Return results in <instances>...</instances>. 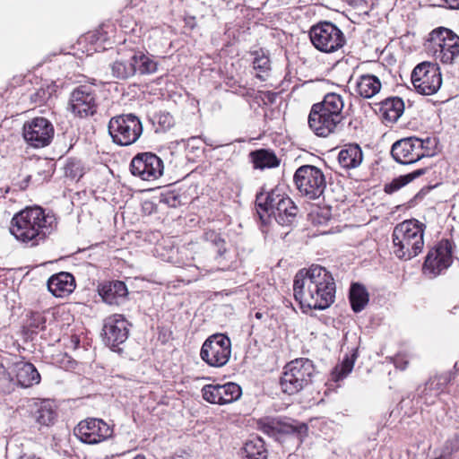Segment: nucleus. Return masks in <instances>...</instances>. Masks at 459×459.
<instances>
[{
	"mask_svg": "<svg viewBox=\"0 0 459 459\" xmlns=\"http://www.w3.org/2000/svg\"><path fill=\"white\" fill-rule=\"evenodd\" d=\"M130 170L143 180H154L162 175L163 161L152 152L138 153L131 161Z\"/></svg>",
	"mask_w": 459,
	"mask_h": 459,
	"instance_id": "aec40b11",
	"label": "nucleus"
},
{
	"mask_svg": "<svg viewBox=\"0 0 459 459\" xmlns=\"http://www.w3.org/2000/svg\"><path fill=\"white\" fill-rule=\"evenodd\" d=\"M255 316L257 318V319H261L263 317V313L261 312H256Z\"/></svg>",
	"mask_w": 459,
	"mask_h": 459,
	"instance_id": "5fc2aeb1",
	"label": "nucleus"
},
{
	"mask_svg": "<svg viewBox=\"0 0 459 459\" xmlns=\"http://www.w3.org/2000/svg\"><path fill=\"white\" fill-rule=\"evenodd\" d=\"M452 264V243L447 239L441 240L430 249L423 264V273L435 277L447 269Z\"/></svg>",
	"mask_w": 459,
	"mask_h": 459,
	"instance_id": "6ab92c4d",
	"label": "nucleus"
},
{
	"mask_svg": "<svg viewBox=\"0 0 459 459\" xmlns=\"http://www.w3.org/2000/svg\"><path fill=\"white\" fill-rule=\"evenodd\" d=\"M132 459H145V456L142 454H137L132 457Z\"/></svg>",
	"mask_w": 459,
	"mask_h": 459,
	"instance_id": "864d4df0",
	"label": "nucleus"
},
{
	"mask_svg": "<svg viewBox=\"0 0 459 459\" xmlns=\"http://www.w3.org/2000/svg\"><path fill=\"white\" fill-rule=\"evenodd\" d=\"M91 38L92 39V40H94L96 43L100 42V43H104L106 40H107V37L106 35H104L100 30H96L95 32H93L91 36Z\"/></svg>",
	"mask_w": 459,
	"mask_h": 459,
	"instance_id": "de8ad7c7",
	"label": "nucleus"
},
{
	"mask_svg": "<svg viewBox=\"0 0 459 459\" xmlns=\"http://www.w3.org/2000/svg\"><path fill=\"white\" fill-rule=\"evenodd\" d=\"M74 288V278L66 272L54 274L48 281V289L55 297H65L73 292Z\"/></svg>",
	"mask_w": 459,
	"mask_h": 459,
	"instance_id": "b1692460",
	"label": "nucleus"
},
{
	"mask_svg": "<svg viewBox=\"0 0 459 459\" xmlns=\"http://www.w3.org/2000/svg\"><path fill=\"white\" fill-rule=\"evenodd\" d=\"M309 38L313 46L325 53L335 52L346 42L343 32L330 22H320L313 25L309 30Z\"/></svg>",
	"mask_w": 459,
	"mask_h": 459,
	"instance_id": "1a4fd4ad",
	"label": "nucleus"
},
{
	"mask_svg": "<svg viewBox=\"0 0 459 459\" xmlns=\"http://www.w3.org/2000/svg\"><path fill=\"white\" fill-rule=\"evenodd\" d=\"M454 378L455 376L453 375L452 371L429 378L421 392V397L425 399V403H433L434 400H429L428 395H429L430 398L432 396H437L439 394L444 392L446 385L450 383Z\"/></svg>",
	"mask_w": 459,
	"mask_h": 459,
	"instance_id": "393cba45",
	"label": "nucleus"
},
{
	"mask_svg": "<svg viewBox=\"0 0 459 459\" xmlns=\"http://www.w3.org/2000/svg\"><path fill=\"white\" fill-rule=\"evenodd\" d=\"M381 86V82L376 75L363 74L356 82L355 91L364 99H370L380 91Z\"/></svg>",
	"mask_w": 459,
	"mask_h": 459,
	"instance_id": "c756f323",
	"label": "nucleus"
},
{
	"mask_svg": "<svg viewBox=\"0 0 459 459\" xmlns=\"http://www.w3.org/2000/svg\"><path fill=\"white\" fill-rule=\"evenodd\" d=\"M380 111L385 120L396 122L404 111V102L399 97H390L380 102Z\"/></svg>",
	"mask_w": 459,
	"mask_h": 459,
	"instance_id": "7c9ffc66",
	"label": "nucleus"
},
{
	"mask_svg": "<svg viewBox=\"0 0 459 459\" xmlns=\"http://www.w3.org/2000/svg\"><path fill=\"white\" fill-rule=\"evenodd\" d=\"M14 385L15 383L11 374L4 365L0 364V392L9 394L13 390Z\"/></svg>",
	"mask_w": 459,
	"mask_h": 459,
	"instance_id": "58836bf2",
	"label": "nucleus"
},
{
	"mask_svg": "<svg viewBox=\"0 0 459 459\" xmlns=\"http://www.w3.org/2000/svg\"><path fill=\"white\" fill-rule=\"evenodd\" d=\"M238 94L245 95L246 93L244 91L238 92Z\"/></svg>",
	"mask_w": 459,
	"mask_h": 459,
	"instance_id": "6e6d98bb",
	"label": "nucleus"
},
{
	"mask_svg": "<svg viewBox=\"0 0 459 459\" xmlns=\"http://www.w3.org/2000/svg\"><path fill=\"white\" fill-rule=\"evenodd\" d=\"M298 212L299 208L287 195L277 207V212H273V217L280 225L292 226L296 222Z\"/></svg>",
	"mask_w": 459,
	"mask_h": 459,
	"instance_id": "cd10ccee",
	"label": "nucleus"
},
{
	"mask_svg": "<svg viewBox=\"0 0 459 459\" xmlns=\"http://www.w3.org/2000/svg\"><path fill=\"white\" fill-rule=\"evenodd\" d=\"M74 435L82 443L94 445L112 437L113 429L101 419L87 418L74 429Z\"/></svg>",
	"mask_w": 459,
	"mask_h": 459,
	"instance_id": "dca6fc26",
	"label": "nucleus"
},
{
	"mask_svg": "<svg viewBox=\"0 0 459 459\" xmlns=\"http://www.w3.org/2000/svg\"><path fill=\"white\" fill-rule=\"evenodd\" d=\"M335 290L331 273L317 264L299 270L294 278V298L303 312L307 309L328 308L334 302Z\"/></svg>",
	"mask_w": 459,
	"mask_h": 459,
	"instance_id": "f257e3e1",
	"label": "nucleus"
},
{
	"mask_svg": "<svg viewBox=\"0 0 459 459\" xmlns=\"http://www.w3.org/2000/svg\"><path fill=\"white\" fill-rule=\"evenodd\" d=\"M317 371L314 362L307 358L295 359L285 365L280 377L282 393L297 394L313 384Z\"/></svg>",
	"mask_w": 459,
	"mask_h": 459,
	"instance_id": "423d86ee",
	"label": "nucleus"
},
{
	"mask_svg": "<svg viewBox=\"0 0 459 459\" xmlns=\"http://www.w3.org/2000/svg\"><path fill=\"white\" fill-rule=\"evenodd\" d=\"M425 225L415 219L397 224L393 231L394 254L403 260H411L422 251Z\"/></svg>",
	"mask_w": 459,
	"mask_h": 459,
	"instance_id": "20e7f679",
	"label": "nucleus"
},
{
	"mask_svg": "<svg viewBox=\"0 0 459 459\" xmlns=\"http://www.w3.org/2000/svg\"><path fill=\"white\" fill-rule=\"evenodd\" d=\"M349 300L355 313L362 311L369 300L368 292L365 286L359 282L352 283L350 289Z\"/></svg>",
	"mask_w": 459,
	"mask_h": 459,
	"instance_id": "473e14b6",
	"label": "nucleus"
},
{
	"mask_svg": "<svg viewBox=\"0 0 459 459\" xmlns=\"http://www.w3.org/2000/svg\"><path fill=\"white\" fill-rule=\"evenodd\" d=\"M286 196L278 189L271 190L268 193H258L255 196V205L260 218L263 219L264 214L273 216V212H277V207Z\"/></svg>",
	"mask_w": 459,
	"mask_h": 459,
	"instance_id": "412c9836",
	"label": "nucleus"
},
{
	"mask_svg": "<svg viewBox=\"0 0 459 459\" xmlns=\"http://www.w3.org/2000/svg\"><path fill=\"white\" fill-rule=\"evenodd\" d=\"M49 96H50V93L48 91H46L43 88H39L34 93H32L30 98L31 102H33L35 104H41Z\"/></svg>",
	"mask_w": 459,
	"mask_h": 459,
	"instance_id": "c03bdc74",
	"label": "nucleus"
},
{
	"mask_svg": "<svg viewBox=\"0 0 459 459\" xmlns=\"http://www.w3.org/2000/svg\"><path fill=\"white\" fill-rule=\"evenodd\" d=\"M73 114L80 117L93 116L98 110L96 90L92 85H79L73 90L69 98Z\"/></svg>",
	"mask_w": 459,
	"mask_h": 459,
	"instance_id": "f3484780",
	"label": "nucleus"
},
{
	"mask_svg": "<svg viewBox=\"0 0 459 459\" xmlns=\"http://www.w3.org/2000/svg\"><path fill=\"white\" fill-rule=\"evenodd\" d=\"M357 357V350H355L351 356L346 355L342 363L336 365L333 368L332 372L333 380L340 381L346 377L351 372Z\"/></svg>",
	"mask_w": 459,
	"mask_h": 459,
	"instance_id": "e433bc0d",
	"label": "nucleus"
},
{
	"mask_svg": "<svg viewBox=\"0 0 459 459\" xmlns=\"http://www.w3.org/2000/svg\"><path fill=\"white\" fill-rule=\"evenodd\" d=\"M344 103L341 95L327 93L322 101L312 105L308 115L310 129L320 137H326L336 132L343 119Z\"/></svg>",
	"mask_w": 459,
	"mask_h": 459,
	"instance_id": "7ed1b4c3",
	"label": "nucleus"
},
{
	"mask_svg": "<svg viewBox=\"0 0 459 459\" xmlns=\"http://www.w3.org/2000/svg\"><path fill=\"white\" fill-rule=\"evenodd\" d=\"M363 160V152L361 148L356 144L346 145L338 154L340 165L346 169L358 168Z\"/></svg>",
	"mask_w": 459,
	"mask_h": 459,
	"instance_id": "bb28decb",
	"label": "nucleus"
},
{
	"mask_svg": "<svg viewBox=\"0 0 459 459\" xmlns=\"http://www.w3.org/2000/svg\"><path fill=\"white\" fill-rule=\"evenodd\" d=\"M249 157L255 169H273L280 166L281 160L270 149H259L250 152Z\"/></svg>",
	"mask_w": 459,
	"mask_h": 459,
	"instance_id": "c85d7f7f",
	"label": "nucleus"
},
{
	"mask_svg": "<svg viewBox=\"0 0 459 459\" xmlns=\"http://www.w3.org/2000/svg\"><path fill=\"white\" fill-rule=\"evenodd\" d=\"M100 295L107 304L119 306L126 301L128 290L125 282L113 281L101 286Z\"/></svg>",
	"mask_w": 459,
	"mask_h": 459,
	"instance_id": "4be33fe9",
	"label": "nucleus"
},
{
	"mask_svg": "<svg viewBox=\"0 0 459 459\" xmlns=\"http://www.w3.org/2000/svg\"><path fill=\"white\" fill-rule=\"evenodd\" d=\"M55 164L48 160L43 159L37 163V172L34 175H29L25 178V182L29 184L32 182L35 185H40L48 181L54 173Z\"/></svg>",
	"mask_w": 459,
	"mask_h": 459,
	"instance_id": "72a5a7b5",
	"label": "nucleus"
},
{
	"mask_svg": "<svg viewBox=\"0 0 459 459\" xmlns=\"http://www.w3.org/2000/svg\"><path fill=\"white\" fill-rule=\"evenodd\" d=\"M129 323L119 314H114L104 319L102 336L105 344L110 347L113 351L118 346L123 344L129 335Z\"/></svg>",
	"mask_w": 459,
	"mask_h": 459,
	"instance_id": "a211bd4d",
	"label": "nucleus"
},
{
	"mask_svg": "<svg viewBox=\"0 0 459 459\" xmlns=\"http://www.w3.org/2000/svg\"><path fill=\"white\" fill-rule=\"evenodd\" d=\"M154 122L159 125L160 130L166 131L173 126L174 118L169 113L160 112L154 117Z\"/></svg>",
	"mask_w": 459,
	"mask_h": 459,
	"instance_id": "a19ab883",
	"label": "nucleus"
},
{
	"mask_svg": "<svg viewBox=\"0 0 459 459\" xmlns=\"http://www.w3.org/2000/svg\"><path fill=\"white\" fill-rule=\"evenodd\" d=\"M429 41L434 54L443 64H453L459 56V36L449 29L440 27L432 30Z\"/></svg>",
	"mask_w": 459,
	"mask_h": 459,
	"instance_id": "9b49d317",
	"label": "nucleus"
},
{
	"mask_svg": "<svg viewBox=\"0 0 459 459\" xmlns=\"http://www.w3.org/2000/svg\"><path fill=\"white\" fill-rule=\"evenodd\" d=\"M266 96H267L269 102L273 103L274 101V99H275L274 93L268 91V92H266Z\"/></svg>",
	"mask_w": 459,
	"mask_h": 459,
	"instance_id": "8fccbe9b",
	"label": "nucleus"
},
{
	"mask_svg": "<svg viewBox=\"0 0 459 459\" xmlns=\"http://www.w3.org/2000/svg\"><path fill=\"white\" fill-rule=\"evenodd\" d=\"M241 387L238 384L231 382V403L238 400L241 397Z\"/></svg>",
	"mask_w": 459,
	"mask_h": 459,
	"instance_id": "49530a36",
	"label": "nucleus"
},
{
	"mask_svg": "<svg viewBox=\"0 0 459 459\" xmlns=\"http://www.w3.org/2000/svg\"><path fill=\"white\" fill-rule=\"evenodd\" d=\"M253 68L256 72L255 76L263 81L266 79L271 70V63L268 56L264 51L254 53Z\"/></svg>",
	"mask_w": 459,
	"mask_h": 459,
	"instance_id": "4c0bfd02",
	"label": "nucleus"
},
{
	"mask_svg": "<svg viewBox=\"0 0 459 459\" xmlns=\"http://www.w3.org/2000/svg\"><path fill=\"white\" fill-rule=\"evenodd\" d=\"M13 367L17 384L22 387H30L40 382V375L32 363L19 360L13 363Z\"/></svg>",
	"mask_w": 459,
	"mask_h": 459,
	"instance_id": "5701e85b",
	"label": "nucleus"
},
{
	"mask_svg": "<svg viewBox=\"0 0 459 459\" xmlns=\"http://www.w3.org/2000/svg\"><path fill=\"white\" fill-rule=\"evenodd\" d=\"M230 89H231V92H235L234 91H232V89H233V86H232V85L230 86Z\"/></svg>",
	"mask_w": 459,
	"mask_h": 459,
	"instance_id": "4d7b16f0",
	"label": "nucleus"
},
{
	"mask_svg": "<svg viewBox=\"0 0 459 459\" xmlns=\"http://www.w3.org/2000/svg\"><path fill=\"white\" fill-rule=\"evenodd\" d=\"M201 359L212 367H221L230 359V338L225 333L208 337L200 351Z\"/></svg>",
	"mask_w": 459,
	"mask_h": 459,
	"instance_id": "4468645a",
	"label": "nucleus"
},
{
	"mask_svg": "<svg viewBox=\"0 0 459 459\" xmlns=\"http://www.w3.org/2000/svg\"><path fill=\"white\" fill-rule=\"evenodd\" d=\"M430 138L425 140L417 137H407L396 141L391 148L393 159L400 164L408 165L417 162L425 157L432 156L427 144Z\"/></svg>",
	"mask_w": 459,
	"mask_h": 459,
	"instance_id": "9d476101",
	"label": "nucleus"
},
{
	"mask_svg": "<svg viewBox=\"0 0 459 459\" xmlns=\"http://www.w3.org/2000/svg\"><path fill=\"white\" fill-rule=\"evenodd\" d=\"M203 397L211 403L226 404L230 400L226 396L230 394V383L224 385H207L204 386Z\"/></svg>",
	"mask_w": 459,
	"mask_h": 459,
	"instance_id": "2f4dec72",
	"label": "nucleus"
},
{
	"mask_svg": "<svg viewBox=\"0 0 459 459\" xmlns=\"http://www.w3.org/2000/svg\"><path fill=\"white\" fill-rule=\"evenodd\" d=\"M28 327L32 333H38L46 328V317L39 312H32L28 321Z\"/></svg>",
	"mask_w": 459,
	"mask_h": 459,
	"instance_id": "ea45409f",
	"label": "nucleus"
},
{
	"mask_svg": "<svg viewBox=\"0 0 459 459\" xmlns=\"http://www.w3.org/2000/svg\"><path fill=\"white\" fill-rule=\"evenodd\" d=\"M455 372H452L453 375L455 377L456 373L459 371V363L455 362L454 366Z\"/></svg>",
	"mask_w": 459,
	"mask_h": 459,
	"instance_id": "603ef678",
	"label": "nucleus"
},
{
	"mask_svg": "<svg viewBox=\"0 0 459 459\" xmlns=\"http://www.w3.org/2000/svg\"><path fill=\"white\" fill-rule=\"evenodd\" d=\"M55 221L54 215L45 213L39 206L26 208L13 216L10 232L16 239L34 247L50 233Z\"/></svg>",
	"mask_w": 459,
	"mask_h": 459,
	"instance_id": "f03ea898",
	"label": "nucleus"
},
{
	"mask_svg": "<svg viewBox=\"0 0 459 459\" xmlns=\"http://www.w3.org/2000/svg\"><path fill=\"white\" fill-rule=\"evenodd\" d=\"M242 450L246 454L247 459H260L259 457H261V459L267 458L264 442L258 436H252L247 440Z\"/></svg>",
	"mask_w": 459,
	"mask_h": 459,
	"instance_id": "f704fd0d",
	"label": "nucleus"
},
{
	"mask_svg": "<svg viewBox=\"0 0 459 459\" xmlns=\"http://www.w3.org/2000/svg\"><path fill=\"white\" fill-rule=\"evenodd\" d=\"M459 449V434H455L454 438L446 441L443 455L438 458L442 459V457L451 455L453 452L457 451Z\"/></svg>",
	"mask_w": 459,
	"mask_h": 459,
	"instance_id": "37998d69",
	"label": "nucleus"
},
{
	"mask_svg": "<svg viewBox=\"0 0 459 459\" xmlns=\"http://www.w3.org/2000/svg\"><path fill=\"white\" fill-rule=\"evenodd\" d=\"M446 5L450 9H459V0H445Z\"/></svg>",
	"mask_w": 459,
	"mask_h": 459,
	"instance_id": "09e8293b",
	"label": "nucleus"
},
{
	"mask_svg": "<svg viewBox=\"0 0 459 459\" xmlns=\"http://www.w3.org/2000/svg\"><path fill=\"white\" fill-rule=\"evenodd\" d=\"M428 170V168H421L416 169L411 173L399 176L398 178H394L390 183L385 185L384 191L386 194H393L398 191L403 186H406L415 178L424 175Z\"/></svg>",
	"mask_w": 459,
	"mask_h": 459,
	"instance_id": "c9c22d12",
	"label": "nucleus"
},
{
	"mask_svg": "<svg viewBox=\"0 0 459 459\" xmlns=\"http://www.w3.org/2000/svg\"><path fill=\"white\" fill-rule=\"evenodd\" d=\"M233 39L238 43L251 41L250 28L244 23L233 32Z\"/></svg>",
	"mask_w": 459,
	"mask_h": 459,
	"instance_id": "79ce46f5",
	"label": "nucleus"
},
{
	"mask_svg": "<svg viewBox=\"0 0 459 459\" xmlns=\"http://www.w3.org/2000/svg\"><path fill=\"white\" fill-rule=\"evenodd\" d=\"M108 130L115 144L130 146L139 140L143 127L139 117L133 113H126L111 117Z\"/></svg>",
	"mask_w": 459,
	"mask_h": 459,
	"instance_id": "0eeeda50",
	"label": "nucleus"
},
{
	"mask_svg": "<svg viewBox=\"0 0 459 459\" xmlns=\"http://www.w3.org/2000/svg\"><path fill=\"white\" fill-rule=\"evenodd\" d=\"M54 134L55 129L52 123L43 117L30 119L22 126V136L25 142L34 148L49 145Z\"/></svg>",
	"mask_w": 459,
	"mask_h": 459,
	"instance_id": "2eb2a0df",
	"label": "nucleus"
},
{
	"mask_svg": "<svg viewBox=\"0 0 459 459\" xmlns=\"http://www.w3.org/2000/svg\"><path fill=\"white\" fill-rule=\"evenodd\" d=\"M411 82L417 92L422 95L436 93L442 85L438 65L430 62L417 65L411 73Z\"/></svg>",
	"mask_w": 459,
	"mask_h": 459,
	"instance_id": "ddd939ff",
	"label": "nucleus"
},
{
	"mask_svg": "<svg viewBox=\"0 0 459 459\" xmlns=\"http://www.w3.org/2000/svg\"><path fill=\"white\" fill-rule=\"evenodd\" d=\"M160 202L170 207H176L179 204L178 196L174 193H168L161 196Z\"/></svg>",
	"mask_w": 459,
	"mask_h": 459,
	"instance_id": "a18cd8bd",
	"label": "nucleus"
},
{
	"mask_svg": "<svg viewBox=\"0 0 459 459\" xmlns=\"http://www.w3.org/2000/svg\"><path fill=\"white\" fill-rule=\"evenodd\" d=\"M186 24L191 28L193 29L195 25V18L194 17H191L189 18L188 20H186Z\"/></svg>",
	"mask_w": 459,
	"mask_h": 459,
	"instance_id": "3c124183",
	"label": "nucleus"
},
{
	"mask_svg": "<svg viewBox=\"0 0 459 459\" xmlns=\"http://www.w3.org/2000/svg\"><path fill=\"white\" fill-rule=\"evenodd\" d=\"M117 58L110 65L111 74L118 80H126L136 74H152L157 72L158 63L152 56L134 48H118Z\"/></svg>",
	"mask_w": 459,
	"mask_h": 459,
	"instance_id": "39448f33",
	"label": "nucleus"
},
{
	"mask_svg": "<svg viewBox=\"0 0 459 459\" xmlns=\"http://www.w3.org/2000/svg\"><path fill=\"white\" fill-rule=\"evenodd\" d=\"M32 417L39 426L49 427L56 420L57 413L53 403L49 400H43L34 403Z\"/></svg>",
	"mask_w": 459,
	"mask_h": 459,
	"instance_id": "a878e982",
	"label": "nucleus"
},
{
	"mask_svg": "<svg viewBox=\"0 0 459 459\" xmlns=\"http://www.w3.org/2000/svg\"><path fill=\"white\" fill-rule=\"evenodd\" d=\"M294 420L285 421L281 418H264L257 421V428L264 434L282 442L287 436H294L299 441L307 436L308 428L305 423L294 424Z\"/></svg>",
	"mask_w": 459,
	"mask_h": 459,
	"instance_id": "f8f14e48",
	"label": "nucleus"
},
{
	"mask_svg": "<svg viewBox=\"0 0 459 459\" xmlns=\"http://www.w3.org/2000/svg\"><path fill=\"white\" fill-rule=\"evenodd\" d=\"M293 181L299 192L309 200L319 198L326 187L323 171L313 165L300 166L294 173Z\"/></svg>",
	"mask_w": 459,
	"mask_h": 459,
	"instance_id": "6e6552de",
	"label": "nucleus"
}]
</instances>
